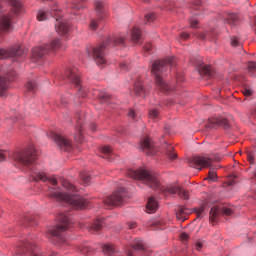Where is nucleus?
<instances>
[{"label":"nucleus","mask_w":256,"mask_h":256,"mask_svg":"<svg viewBox=\"0 0 256 256\" xmlns=\"http://www.w3.org/2000/svg\"><path fill=\"white\" fill-rule=\"evenodd\" d=\"M128 177L131 179H137L138 181H143L148 187L154 189V191H164L165 193H170V195H179L180 199H184L187 201L189 199V191L181 188L180 186H169L166 188H161V184L155 175H153L149 170L146 169H138L133 170L130 169L127 171Z\"/></svg>","instance_id":"nucleus-1"},{"label":"nucleus","mask_w":256,"mask_h":256,"mask_svg":"<svg viewBox=\"0 0 256 256\" xmlns=\"http://www.w3.org/2000/svg\"><path fill=\"white\" fill-rule=\"evenodd\" d=\"M49 17H54V19H56L55 30L58 35H63L64 37L69 35V32L71 31V22H68L67 18H63L61 9H59L57 4H53L50 12L45 10L38 11V21H47Z\"/></svg>","instance_id":"nucleus-2"},{"label":"nucleus","mask_w":256,"mask_h":256,"mask_svg":"<svg viewBox=\"0 0 256 256\" xmlns=\"http://www.w3.org/2000/svg\"><path fill=\"white\" fill-rule=\"evenodd\" d=\"M173 61L175 58H168L166 60H155L151 65V73L155 79V83L163 93H168L171 91V87L165 80L163 79V75L167 73V69H169L170 65H173Z\"/></svg>","instance_id":"nucleus-3"},{"label":"nucleus","mask_w":256,"mask_h":256,"mask_svg":"<svg viewBox=\"0 0 256 256\" xmlns=\"http://www.w3.org/2000/svg\"><path fill=\"white\" fill-rule=\"evenodd\" d=\"M112 43L113 45H123V43H125V39L122 37H109L104 43L98 46L88 47L87 53L94 59L98 66L105 65L107 63V58H105V49Z\"/></svg>","instance_id":"nucleus-4"},{"label":"nucleus","mask_w":256,"mask_h":256,"mask_svg":"<svg viewBox=\"0 0 256 256\" xmlns=\"http://www.w3.org/2000/svg\"><path fill=\"white\" fill-rule=\"evenodd\" d=\"M48 196L57 201H64L74 207V209H83L87 207V201L77 194L62 193L56 188H49Z\"/></svg>","instance_id":"nucleus-5"},{"label":"nucleus","mask_w":256,"mask_h":256,"mask_svg":"<svg viewBox=\"0 0 256 256\" xmlns=\"http://www.w3.org/2000/svg\"><path fill=\"white\" fill-rule=\"evenodd\" d=\"M12 3V12L0 15V33H9L13 31V14L19 15L23 11V4L19 0H10Z\"/></svg>","instance_id":"nucleus-6"},{"label":"nucleus","mask_w":256,"mask_h":256,"mask_svg":"<svg viewBox=\"0 0 256 256\" xmlns=\"http://www.w3.org/2000/svg\"><path fill=\"white\" fill-rule=\"evenodd\" d=\"M58 219V226L53 227L49 230L50 235L52 237H55V242L58 245H65L67 243V240L61 236V233L63 231H67L71 227V219H69V216L65 213H61L57 217Z\"/></svg>","instance_id":"nucleus-7"},{"label":"nucleus","mask_w":256,"mask_h":256,"mask_svg":"<svg viewBox=\"0 0 256 256\" xmlns=\"http://www.w3.org/2000/svg\"><path fill=\"white\" fill-rule=\"evenodd\" d=\"M61 47V40L54 39L48 44H43L32 49V59L34 61H39V59H45L49 53L57 51Z\"/></svg>","instance_id":"nucleus-8"},{"label":"nucleus","mask_w":256,"mask_h":256,"mask_svg":"<svg viewBox=\"0 0 256 256\" xmlns=\"http://www.w3.org/2000/svg\"><path fill=\"white\" fill-rule=\"evenodd\" d=\"M13 159L20 163V165H33L37 159V151L35 147L29 146L22 152L15 153Z\"/></svg>","instance_id":"nucleus-9"},{"label":"nucleus","mask_w":256,"mask_h":256,"mask_svg":"<svg viewBox=\"0 0 256 256\" xmlns=\"http://www.w3.org/2000/svg\"><path fill=\"white\" fill-rule=\"evenodd\" d=\"M65 79H68L70 83L75 85V87L78 89L79 97H86L87 94L81 90V77L79 69H77L76 67L68 68L65 71Z\"/></svg>","instance_id":"nucleus-10"},{"label":"nucleus","mask_w":256,"mask_h":256,"mask_svg":"<svg viewBox=\"0 0 256 256\" xmlns=\"http://www.w3.org/2000/svg\"><path fill=\"white\" fill-rule=\"evenodd\" d=\"M127 199V192H125L124 188L113 193V195L108 196L104 199V204L108 207H117L119 205H123L125 200Z\"/></svg>","instance_id":"nucleus-11"},{"label":"nucleus","mask_w":256,"mask_h":256,"mask_svg":"<svg viewBox=\"0 0 256 256\" xmlns=\"http://www.w3.org/2000/svg\"><path fill=\"white\" fill-rule=\"evenodd\" d=\"M213 161H217V158L212 156H195L189 160L188 165L201 171L203 167H213Z\"/></svg>","instance_id":"nucleus-12"},{"label":"nucleus","mask_w":256,"mask_h":256,"mask_svg":"<svg viewBox=\"0 0 256 256\" xmlns=\"http://www.w3.org/2000/svg\"><path fill=\"white\" fill-rule=\"evenodd\" d=\"M35 249H37V247L35 244L29 242V240L22 241L14 256H44L43 254L35 252Z\"/></svg>","instance_id":"nucleus-13"},{"label":"nucleus","mask_w":256,"mask_h":256,"mask_svg":"<svg viewBox=\"0 0 256 256\" xmlns=\"http://www.w3.org/2000/svg\"><path fill=\"white\" fill-rule=\"evenodd\" d=\"M48 137H50L51 140L54 141V143H56L60 151H71L73 145L71 144L70 140L65 138V136H62L57 132H50Z\"/></svg>","instance_id":"nucleus-14"},{"label":"nucleus","mask_w":256,"mask_h":256,"mask_svg":"<svg viewBox=\"0 0 256 256\" xmlns=\"http://www.w3.org/2000/svg\"><path fill=\"white\" fill-rule=\"evenodd\" d=\"M190 61L192 65H195L196 69H198V73L201 75V77H213V68H211L209 65H205L201 59L194 58Z\"/></svg>","instance_id":"nucleus-15"},{"label":"nucleus","mask_w":256,"mask_h":256,"mask_svg":"<svg viewBox=\"0 0 256 256\" xmlns=\"http://www.w3.org/2000/svg\"><path fill=\"white\" fill-rule=\"evenodd\" d=\"M23 55V46L14 45L9 49L0 48V59H9V57H21Z\"/></svg>","instance_id":"nucleus-16"},{"label":"nucleus","mask_w":256,"mask_h":256,"mask_svg":"<svg viewBox=\"0 0 256 256\" xmlns=\"http://www.w3.org/2000/svg\"><path fill=\"white\" fill-rule=\"evenodd\" d=\"M17 74L10 72L8 78L0 76V97H7V89H9V81H15Z\"/></svg>","instance_id":"nucleus-17"},{"label":"nucleus","mask_w":256,"mask_h":256,"mask_svg":"<svg viewBox=\"0 0 256 256\" xmlns=\"http://www.w3.org/2000/svg\"><path fill=\"white\" fill-rule=\"evenodd\" d=\"M225 215L226 217H231V215H233V209L228 208V207H222V208H211L210 210V221H212V223H215V221H217V217H219V215Z\"/></svg>","instance_id":"nucleus-18"},{"label":"nucleus","mask_w":256,"mask_h":256,"mask_svg":"<svg viewBox=\"0 0 256 256\" xmlns=\"http://www.w3.org/2000/svg\"><path fill=\"white\" fill-rule=\"evenodd\" d=\"M206 127L208 129H215V127H224V129H229L230 125L229 121L225 118L213 117L208 119Z\"/></svg>","instance_id":"nucleus-19"},{"label":"nucleus","mask_w":256,"mask_h":256,"mask_svg":"<svg viewBox=\"0 0 256 256\" xmlns=\"http://www.w3.org/2000/svg\"><path fill=\"white\" fill-rule=\"evenodd\" d=\"M140 147L146 155L153 156L157 153V149H155L153 141H151V138L149 137H146L141 141Z\"/></svg>","instance_id":"nucleus-20"},{"label":"nucleus","mask_w":256,"mask_h":256,"mask_svg":"<svg viewBox=\"0 0 256 256\" xmlns=\"http://www.w3.org/2000/svg\"><path fill=\"white\" fill-rule=\"evenodd\" d=\"M32 177L34 181H43L44 183L49 181V183H51V185H53L54 187L55 185H57V178L55 176L48 177L45 172H33Z\"/></svg>","instance_id":"nucleus-21"},{"label":"nucleus","mask_w":256,"mask_h":256,"mask_svg":"<svg viewBox=\"0 0 256 256\" xmlns=\"http://www.w3.org/2000/svg\"><path fill=\"white\" fill-rule=\"evenodd\" d=\"M158 208L159 204L157 203V200H155L153 197H149L146 203V212L155 213Z\"/></svg>","instance_id":"nucleus-22"},{"label":"nucleus","mask_w":256,"mask_h":256,"mask_svg":"<svg viewBox=\"0 0 256 256\" xmlns=\"http://www.w3.org/2000/svg\"><path fill=\"white\" fill-rule=\"evenodd\" d=\"M131 39L136 45H139L143 39V36L141 35V29L137 28L136 26L133 27L131 30Z\"/></svg>","instance_id":"nucleus-23"},{"label":"nucleus","mask_w":256,"mask_h":256,"mask_svg":"<svg viewBox=\"0 0 256 256\" xmlns=\"http://www.w3.org/2000/svg\"><path fill=\"white\" fill-rule=\"evenodd\" d=\"M95 11H96L97 17L99 19H104L105 18V6H103V2L96 1Z\"/></svg>","instance_id":"nucleus-24"},{"label":"nucleus","mask_w":256,"mask_h":256,"mask_svg":"<svg viewBox=\"0 0 256 256\" xmlns=\"http://www.w3.org/2000/svg\"><path fill=\"white\" fill-rule=\"evenodd\" d=\"M81 3V1H75V2H72L70 5H68V8H67V13H77V11H81V9H83V5L79 4Z\"/></svg>","instance_id":"nucleus-25"},{"label":"nucleus","mask_w":256,"mask_h":256,"mask_svg":"<svg viewBox=\"0 0 256 256\" xmlns=\"http://www.w3.org/2000/svg\"><path fill=\"white\" fill-rule=\"evenodd\" d=\"M134 93L135 95H137L138 97H146L147 95V90H145V88H143V84L141 82H137L134 85Z\"/></svg>","instance_id":"nucleus-26"},{"label":"nucleus","mask_w":256,"mask_h":256,"mask_svg":"<svg viewBox=\"0 0 256 256\" xmlns=\"http://www.w3.org/2000/svg\"><path fill=\"white\" fill-rule=\"evenodd\" d=\"M77 126H76V131H78V133H79V136L78 137H75V139H76V141L78 142V143H81V141H82V137H83V135L81 134V122L83 121V115L82 114H78L77 115Z\"/></svg>","instance_id":"nucleus-27"},{"label":"nucleus","mask_w":256,"mask_h":256,"mask_svg":"<svg viewBox=\"0 0 256 256\" xmlns=\"http://www.w3.org/2000/svg\"><path fill=\"white\" fill-rule=\"evenodd\" d=\"M239 21V16L234 13H229L226 17V23L230 25L231 27L237 25V22Z\"/></svg>","instance_id":"nucleus-28"},{"label":"nucleus","mask_w":256,"mask_h":256,"mask_svg":"<svg viewBox=\"0 0 256 256\" xmlns=\"http://www.w3.org/2000/svg\"><path fill=\"white\" fill-rule=\"evenodd\" d=\"M215 35H216L215 31L200 32L198 34V39H200L201 41L211 40L213 39V37H215Z\"/></svg>","instance_id":"nucleus-29"},{"label":"nucleus","mask_w":256,"mask_h":256,"mask_svg":"<svg viewBox=\"0 0 256 256\" xmlns=\"http://www.w3.org/2000/svg\"><path fill=\"white\" fill-rule=\"evenodd\" d=\"M187 215H189V210L183 206H180L176 212V217L185 221V217H187Z\"/></svg>","instance_id":"nucleus-30"},{"label":"nucleus","mask_w":256,"mask_h":256,"mask_svg":"<svg viewBox=\"0 0 256 256\" xmlns=\"http://www.w3.org/2000/svg\"><path fill=\"white\" fill-rule=\"evenodd\" d=\"M101 152H102V157L104 159H111V157H113V150L109 146L102 147Z\"/></svg>","instance_id":"nucleus-31"},{"label":"nucleus","mask_w":256,"mask_h":256,"mask_svg":"<svg viewBox=\"0 0 256 256\" xmlns=\"http://www.w3.org/2000/svg\"><path fill=\"white\" fill-rule=\"evenodd\" d=\"M148 117L149 119H152V121H159V119H161V116L159 115V110L155 108L149 110Z\"/></svg>","instance_id":"nucleus-32"},{"label":"nucleus","mask_w":256,"mask_h":256,"mask_svg":"<svg viewBox=\"0 0 256 256\" xmlns=\"http://www.w3.org/2000/svg\"><path fill=\"white\" fill-rule=\"evenodd\" d=\"M60 181L64 189H67L68 191H72V193H75V191H77V188H75L73 184H70L69 181L65 180V178H62Z\"/></svg>","instance_id":"nucleus-33"},{"label":"nucleus","mask_w":256,"mask_h":256,"mask_svg":"<svg viewBox=\"0 0 256 256\" xmlns=\"http://www.w3.org/2000/svg\"><path fill=\"white\" fill-rule=\"evenodd\" d=\"M132 247L136 251H142V249H145V246L143 245V241L140 240L139 238L134 239L132 243Z\"/></svg>","instance_id":"nucleus-34"},{"label":"nucleus","mask_w":256,"mask_h":256,"mask_svg":"<svg viewBox=\"0 0 256 256\" xmlns=\"http://www.w3.org/2000/svg\"><path fill=\"white\" fill-rule=\"evenodd\" d=\"M247 69H248L249 75H251L252 77H255V75H256V63L253 62V61L248 62Z\"/></svg>","instance_id":"nucleus-35"},{"label":"nucleus","mask_w":256,"mask_h":256,"mask_svg":"<svg viewBox=\"0 0 256 256\" xmlns=\"http://www.w3.org/2000/svg\"><path fill=\"white\" fill-rule=\"evenodd\" d=\"M166 155L168 157V159H170V161H175V159H177V153L173 152V147L169 146L167 151H166Z\"/></svg>","instance_id":"nucleus-36"},{"label":"nucleus","mask_w":256,"mask_h":256,"mask_svg":"<svg viewBox=\"0 0 256 256\" xmlns=\"http://www.w3.org/2000/svg\"><path fill=\"white\" fill-rule=\"evenodd\" d=\"M80 178L84 185H87L91 181V175L88 172H82Z\"/></svg>","instance_id":"nucleus-37"},{"label":"nucleus","mask_w":256,"mask_h":256,"mask_svg":"<svg viewBox=\"0 0 256 256\" xmlns=\"http://www.w3.org/2000/svg\"><path fill=\"white\" fill-rule=\"evenodd\" d=\"M103 252L105 253V255H111L115 253V248L111 244H106L103 247Z\"/></svg>","instance_id":"nucleus-38"},{"label":"nucleus","mask_w":256,"mask_h":256,"mask_svg":"<svg viewBox=\"0 0 256 256\" xmlns=\"http://www.w3.org/2000/svg\"><path fill=\"white\" fill-rule=\"evenodd\" d=\"M101 227H103V221L101 220H96L92 226H91V229L93 231H101Z\"/></svg>","instance_id":"nucleus-39"},{"label":"nucleus","mask_w":256,"mask_h":256,"mask_svg":"<svg viewBox=\"0 0 256 256\" xmlns=\"http://www.w3.org/2000/svg\"><path fill=\"white\" fill-rule=\"evenodd\" d=\"M26 89H28V91H35L37 89V83L35 81H28Z\"/></svg>","instance_id":"nucleus-40"},{"label":"nucleus","mask_w":256,"mask_h":256,"mask_svg":"<svg viewBox=\"0 0 256 256\" xmlns=\"http://www.w3.org/2000/svg\"><path fill=\"white\" fill-rule=\"evenodd\" d=\"M209 181H217V171L211 169L208 173Z\"/></svg>","instance_id":"nucleus-41"},{"label":"nucleus","mask_w":256,"mask_h":256,"mask_svg":"<svg viewBox=\"0 0 256 256\" xmlns=\"http://www.w3.org/2000/svg\"><path fill=\"white\" fill-rule=\"evenodd\" d=\"M242 93L246 96V97H251V95H253V90L249 87V86H245L242 89Z\"/></svg>","instance_id":"nucleus-42"},{"label":"nucleus","mask_w":256,"mask_h":256,"mask_svg":"<svg viewBox=\"0 0 256 256\" xmlns=\"http://www.w3.org/2000/svg\"><path fill=\"white\" fill-rule=\"evenodd\" d=\"M146 23H153L155 21V13H148L145 15Z\"/></svg>","instance_id":"nucleus-43"},{"label":"nucleus","mask_w":256,"mask_h":256,"mask_svg":"<svg viewBox=\"0 0 256 256\" xmlns=\"http://www.w3.org/2000/svg\"><path fill=\"white\" fill-rule=\"evenodd\" d=\"M231 45L232 47H239V45H241V41H239V38L237 36H233L231 38Z\"/></svg>","instance_id":"nucleus-44"},{"label":"nucleus","mask_w":256,"mask_h":256,"mask_svg":"<svg viewBox=\"0 0 256 256\" xmlns=\"http://www.w3.org/2000/svg\"><path fill=\"white\" fill-rule=\"evenodd\" d=\"M195 212H196L198 218H202L203 213H205V207L201 206L199 208H195Z\"/></svg>","instance_id":"nucleus-45"},{"label":"nucleus","mask_w":256,"mask_h":256,"mask_svg":"<svg viewBox=\"0 0 256 256\" xmlns=\"http://www.w3.org/2000/svg\"><path fill=\"white\" fill-rule=\"evenodd\" d=\"M82 255H91V248L84 246L80 249Z\"/></svg>","instance_id":"nucleus-46"},{"label":"nucleus","mask_w":256,"mask_h":256,"mask_svg":"<svg viewBox=\"0 0 256 256\" xmlns=\"http://www.w3.org/2000/svg\"><path fill=\"white\" fill-rule=\"evenodd\" d=\"M128 117L130 119H133V121H135L137 119V113L135 112V110L130 109L128 112Z\"/></svg>","instance_id":"nucleus-47"},{"label":"nucleus","mask_w":256,"mask_h":256,"mask_svg":"<svg viewBox=\"0 0 256 256\" xmlns=\"http://www.w3.org/2000/svg\"><path fill=\"white\" fill-rule=\"evenodd\" d=\"M198 23H199V21L197 20V18L192 17V18L190 19V27L195 28V27H197V24H198Z\"/></svg>","instance_id":"nucleus-48"},{"label":"nucleus","mask_w":256,"mask_h":256,"mask_svg":"<svg viewBox=\"0 0 256 256\" xmlns=\"http://www.w3.org/2000/svg\"><path fill=\"white\" fill-rule=\"evenodd\" d=\"M191 37V35H189V33L187 32H182L180 34V39H182L183 41H187V39H189Z\"/></svg>","instance_id":"nucleus-49"},{"label":"nucleus","mask_w":256,"mask_h":256,"mask_svg":"<svg viewBox=\"0 0 256 256\" xmlns=\"http://www.w3.org/2000/svg\"><path fill=\"white\" fill-rule=\"evenodd\" d=\"M247 159H248L249 163H254L255 157L253 156V153L248 152L247 153Z\"/></svg>","instance_id":"nucleus-50"},{"label":"nucleus","mask_w":256,"mask_h":256,"mask_svg":"<svg viewBox=\"0 0 256 256\" xmlns=\"http://www.w3.org/2000/svg\"><path fill=\"white\" fill-rule=\"evenodd\" d=\"M151 49H153V44H151V43H147L144 46V51H146V53H149L151 51Z\"/></svg>","instance_id":"nucleus-51"},{"label":"nucleus","mask_w":256,"mask_h":256,"mask_svg":"<svg viewBox=\"0 0 256 256\" xmlns=\"http://www.w3.org/2000/svg\"><path fill=\"white\" fill-rule=\"evenodd\" d=\"M120 69L122 71H129V66L127 65V63L122 62V63H120Z\"/></svg>","instance_id":"nucleus-52"},{"label":"nucleus","mask_w":256,"mask_h":256,"mask_svg":"<svg viewBox=\"0 0 256 256\" xmlns=\"http://www.w3.org/2000/svg\"><path fill=\"white\" fill-rule=\"evenodd\" d=\"M195 249L196 251H201V249H203V242L198 241L195 245Z\"/></svg>","instance_id":"nucleus-53"},{"label":"nucleus","mask_w":256,"mask_h":256,"mask_svg":"<svg viewBox=\"0 0 256 256\" xmlns=\"http://www.w3.org/2000/svg\"><path fill=\"white\" fill-rule=\"evenodd\" d=\"M90 29H92V31H95L97 29V22L95 20L91 21Z\"/></svg>","instance_id":"nucleus-54"},{"label":"nucleus","mask_w":256,"mask_h":256,"mask_svg":"<svg viewBox=\"0 0 256 256\" xmlns=\"http://www.w3.org/2000/svg\"><path fill=\"white\" fill-rule=\"evenodd\" d=\"M7 157L6 151H0V161H5V158Z\"/></svg>","instance_id":"nucleus-55"},{"label":"nucleus","mask_w":256,"mask_h":256,"mask_svg":"<svg viewBox=\"0 0 256 256\" xmlns=\"http://www.w3.org/2000/svg\"><path fill=\"white\" fill-rule=\"evenodd\" d=\"M99 97L100 99H111V96L107 93H101Z\"/></svg>","instance_id":"nucleus-56"},{"label":"nucleus","mask_w":256,"mask_h":256,"mask_svg":"<svg viewBox=\"0 0 256 256\" xmlns=\"http://www.w3.org/2000/svg\"><path fill=\"white\" fill-rule=\"evenodd\" d=\"M181 239H182V241H187V239H189V234L188 233H182L181 234Z\"/></svg>","instance_id":"nucleus-57"},{"label":"nucleus","mask_w":256,"mask_h":256,"mask_svg":"<svg viewBox=\"0 0 256 256\" xmlns=\"http://www.w3.org/2000/svg\"><path fill=\"white\" fill-rule=\"evenodd\" d=\"M128 227H129V229H135L137 227V223L130 222V223H128Z\"/></svg>","instance_id":"nucleus-58"},{"label":"nucleus","mask_w":256,"mask_h":256,"mask_svg":"<svg viewBox=\"0 0 256 256\" xmlns=\"http://www.w3.org/2000/svg\"><path fill=\"white\" fill-rule=\"evenodd\" d=\"M195 7H199L201 5V0H198L197 2L194 3Z\"/></svg>","instance_id":"nucleus-59"},{"label":"nucleus","mask_w":256,"mask_h":256,"mask_svg":"<svg viewBox=\"0 0 256 256\" xmlns=\"http://www.w3.org/2000/svg\"><path fill=\"white\" fill-rule=\"evenodd\" d=\"M24 221H31V218L25 217V218H24Z\"/></svg>","instance_id":"nucleus-60"},{"label":"nucleus","mask_w":256,"mask_h":256,"mask_svg":"<svg viewBox=\"0 0 256 256\" xmlns=\"http://www.w3.org/2000/svg\"><path fill=\"white\" fill-rule=\"evenodd\" d=\"M92 131H95V124L92 125Z\"/></svg>","instance_id":"nucleus-61"},{"label":"nucleus","mask_w":256,"mask_h":256,"mask_svg":"<svg viewBox=\"0 0 256 256\" xmlns=\"http://www.w3.org/2000/svg\"><path fill=\"white\" fill-rule=\"evenodd\" d=\"M149 0H144L145 3H148Z\"/></svg>","instance_id":"nucleus-62"},{"label":"nucleus","mask_w":256,"mask_h":256,"mask_svg":"<svg viewBox=\"0 0 256 256\" xmlns=\"http://www.w3.org/2000/svg\"><path fill=\"white\" fill-rule=\"evenodd\" d=\"M230 185H233V182H231Z\"/></svg>","instance_id":"nucleus-63"},{"label":"nucleus","mask_w":256,"mask_h":256,"mask_svg":"<svg viewBox=\"0 0 256 256\" xmlns=\"http://www.w3.org/2000/svg\"><path fill=\"white\" fill-rule=\"evenodd\" d=\"M80 1H85V0H80Z\"/></svg>","instance_id":"nucleus-64"}]
</instances>
